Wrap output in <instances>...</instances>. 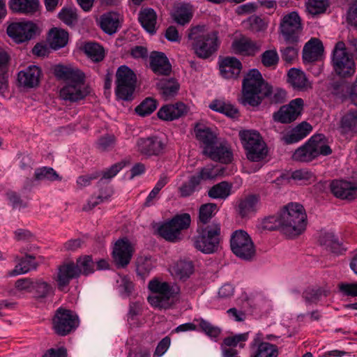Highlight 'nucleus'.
I'll return each instance as SVG.
<instances>
[{"label": "nucleus", "instance_id": "obj_42", "mask_svg": "<svg viewBox=\"0 0 357 357\" xmlns=\"http://www.w3.org/2000/svg\"><path fill=\"white\" fill-rule=\"evenodd\" d=\"M218 212V206L216 204L208 203L202 204L199 210V225H210L211 219Z\"/></svg>", "mask_w": 357, "mask_h": 357}, {"label": "nucleus", "instance_id": "obj_12", "mask_svg": "<svg viewBox=\"0 0 357 357\" xmlns=\"http://www.w3.org/2000/svg\"><path fill=\"white\" fill-rule=\"evenodd\" d=\"M79 324V317L71 310L58 308L52 318V328L59 336H66L75 331Z\"/></svg>", "mask_w": 357, "mask_h": 357}, {"label": "nucleus", "instance_id": "obj_36", "mask_svg": "<svg viewBox=\"0 0 357 357\" xmlns=\"http://www.w3.org/2000/svg\"><path fill=\"white\" fill-rule=\"evenodd\" d=\"M157 88L160 90L162 98L169 100L175 96L179 89V84L173 78H163L157 82Z\"/></svg>", "mask_w": 357, "mask_h": 357}, {"label": "nucleus", "instance_id": "obj_64", "mask_svg": "<svg viewBox=\"0 0 357 357\" xmlns=\"http://www.w3.org/2000/svg\"><path fill=\"white\" fill-rule=\"evenodd\" d=\"M340 292L346 296H357V282L341 283L339 284Z\"/></svg>", "mask_w": 357, "mask_h": 357}, {"label": "nucleus", "instance_id": "obj_30", "mask_svg": "<svg viewBox=\"0 0 357 357\" xmlns=\"http://www.w3.org/2000/svg\"><path fill=\"white\" fill-rule=\"evenodd\" d=\"M204 155H207L212 160L228 164L231 162L232 153L227 146L226 143H220L219 145H213Z\"/></svg>", "mask_w": 357, "mask_h": 357}, {"label": "nucleus", "instance_id": "obj_41", "mask_svg": "<svg viewBox=\"0 0 357 357\" xmlns=\"http://www.w3.org/2000/svg\"><path fill=\"white\" fill-rule=\"evenodd\" d=\"M209 107L212 110L224 114L231 119H236L238 116V110L234 105L222 100H213L210 104Z\"/></svg>", "mask_w": 357, "mask_h": 357}, {"label": "nucleus", "instance_id": "obj_29", "mask_svg": "<svg viewBox=\"0 0 357 357\" xmlns=\"http://www.w3.org/2000/svg\"><path fill=\"white\" fill-rule=\"evenodd\" d=\"M186 113V105L181 102H178L175 104H169L162 106L158 110L157 114L158 118L162 120L173 121L183 116Z\"/></svg>", "mask_w": 357, "mask_h": 357}, {"label": "nucleus", "instance_id": "obj_7", "mask_svg": "<svg viewBox=\"0 0 357 357\" xmlns=\"http://www.w3.org/2000/svg\"><path fill=\"white\" fill-rule=\"evenodd\" d=\"M239 136L249 160L259 162L266 157L268 148L258 132L243 130L239 132Z\"/></svg>", "mask_w": 357, "mask_h": 357}, {"label": "nucleus", "instance_id": "obj_3", "mask_svg": "<svg viewBox=\"0 0 357 357\" xmlns=\"http://www.w3.org/2000/svg\"><path fill=\"white\" fill-rule=\"evenodd\" d=\"M282 232L289 238L301 235L306 229L307 214L303 205L291 202L284 206L280 212Z\"/></svg>", "mask_w": 357, "mask_h": 357}, {"label": "nucleus", "instance_id": "obj_63", "mask_svg": "<svg viewBox=\"0 0 357 357\" xmlns=\"http://www.w3.org/2000/svg\"><path fill=\"white\" fill-rule=\"evenodd\" d=\"M115 137L114 135H107L100 137L98 141V149L102 151L112 149L114 146Z\"/></svg>", "mask_w": 357, "mask_h": 357}, {"label": "nucleus", "instance_id": "obj_23", "mask_svg": "<svg viewBox=\"0 0 357 357\" xmlns=\"http://www.w3.org/2000/svg\"><path fill=\"white\" fill-rule=\"evenodd\" d=\"M195 133L197 139L202 144L204 155L210 150L209 149L212 146L217 144V134L209 127L197 123L195 126Z\"/></svg>", "mask_w": 357, "mask_h": 357}, {"label": "nucleus", "instance_id": "obj_53", "mask_svg": "<svg viewBox=\"0 0 357 357\" xmlns=\"http://www.w3.org/2000/svg\"><path fill=\"white\" fill-rule=\"evenodd\" d=\"M196 321L199 322V326L201 331L206 335L211 338H216L220 335L221 329L219 327L213 326L209 321L202 318Z\"/></svg>", "mask_w": 357, "mask_h": 357}, {"label": "nucleus", "instance_id": "obj_5", "mask_svg": "<svg viewBox=\"0 0 357 357\" xmlns=\"http://www.w3.org/2000/svg\"><path fill=\"white\" fill-rule=\"evenodd\" d=\"M149 289L151 291L157 294L148 297L149 303L153 307L159 309L171 307L175 303L180 293V288L178 285H171L168 282H162L157 279L149 282Z\"/></svg>", "mask_w": 357, "mask_h": 357}, {"label": "nucleus", "instance_id": "obj_59", "mask_svg": "<svg viewBox=\"0 0 357 357\" xmlns=\"http://www.w3.org/2000/svg\"><path fill=\"white\" fill-rule=\"evenodd\" d=\"M249 29L253 32L264 31L266 28V24L260 17L252 15L246 21Z\"/></svg>", "mask_w": 357, "mask_h": 357}, {"label": "nucleus", "instance_id": "obj_17", "mask_svg": "<svg viewBox=\"0 0 357 357\" xmlns=\"http://www.w3.org/2000/svg\"><path fill=\"white\" fill-rule=\"evenodd\" d=\"M37 27L30 21L11 23L7 28V33L15 43H22L31 40Z\"/></svg>", "mask_w": 357, "mask_h": 357}, {"label": "nucleus", "instance_id": "obj_32", "mask_svg": "<svg viewBox=\"0 0 357 357\" xmlns=\"http://www.w3.org/2000/svg\"><path fill=\"white\" fill-rule=\"evenodd\" d=\"M68 41V33L64 29L54 27L50 29L47 42L50 48L57 50L64 47Z\"/></svg>", "mask_w": 357, "mask_h": 357}, {"label": "nucleus", "instance_id": "obj_6", "mask_svg": "<svg viewBox=\"0 0 357 357\" xmlns=\"http://www.w3.org/2000/svg\"><path fill=\"white\" fill-rule=\"evenodd\" d=\"M331 153V147L326 144V137L323 134H317L298 147L294 151L292 158L296 161L307 162L320 155H328Z\"/></svg>", "mask_w": 357, "mask_h": 357}, {"label": "nucleus", "instance_id": "obj_43", "mask_svg": "<svg viewBox=\"0 0 357 357\" xmlns=\"http://www.w3.org/2000/svg\"><path fill=\"white\" fill-rule=\"evenodd\" d=\"M231 185L227 181H222L211 187L208 195L213 199H225L231 194Z\"/></svg>", "mask_w": 357, "mask_h": 357}, {"label": "nucleus", "instance_id": "obj_37", "mask_svg": "<svg viewBox=\"0 0 357 357\" xmlns=\"http://www.w3.org/2000/svg\"><path fill=\"white\" fill-rule=\"evenodd\" d=\"M252 344H257V347L252 357H278V347L266 342H260L259 334L254 339Z\"/></svg>", "mask_w": 357, "mask_h": 357}, {"label": "nucleus", "instance_id": "obj_49", "mask_svg": "<svg viewBox=\"0 0 357 357\" xmlns=\"http://www.w3.org/2000/svg\"><path fill=\"white\" fill-rule=\"evenodd\" d=\"M192 17V13L188 6L182 4L178 6L173 14L174 21L181 25L188 24Z\"/></svg>", "mask_w": 357, "mask_h": 357}, {"label": "nucleus", "instance_id": "obj_26", "mask_svg": "<svg viewBox=\"0 0 357 357\" xmlns=\"http://www.w3.org/2000/svg\"><path fill=\"white\" fill-rule=\"evenodd\" d=\"M150 67L156 74L168 75L172 71V66L165 54L153 51L150 54Z\"/></svg>", "mask_w": 357, "mask_h": 357}, {"label": "nucleus", "instance_id": "obj_21", "mask_svg": "<svg viewBox=\"0 0 357 357\" xmlns=\"http://www.w3.org/2000/svg\"><path fill=\"white\" fill-rule=\"evenodd\" d=\"M333 195L341 199L353 200L357 198V185L344 180H334L330 185Z\"/></svg>", "mask_w": 357, "mask_h": 357}, {"label": "nucleus", "instance_id": "obj_13", "mask_svg": "<svg viewBox=\"0 0 357 357\" xmlns=\"http://www.w3.org/2000/svg\"><path fill=\"white\" fill-rule=\"evenodd\" d=\"M89 93V88L85 84V75L81 72L74 79L66 82L60 90V96L64 100L77 102L84 99Z\"/></svg>", "mask_w": 357, "mask_h": 357}, {"label": "nucleus", "instance_id": "obj_8", "mask_svg": "<svg viewBox=\"0 0 357 357\" xmlns=\"http://www.w3.org/2000/svg\"><path fill=\"white\" fill-rule=\"evenodd\" d=\"M331 62L334 71L340 77H350L355 73V62L347 52L345 44L342 41L335 44Z\"/></svg>", "mask_w": 357, "mask_h": 357}, {"label": "nucleus", "instance_id": "obj_54", "mask_svg": "<svg viewBox=\"0 0 357 357\" xmlns=\"http://www.w3.org/2000/svg\"><path fill=\"white\" fill-rule=\"evenodd\" d=\"M58 17L68 26L73 25L77 20L76 10L73 8H63L58 13Z\"/></svg>", "mask_w": 357, "mask_h": 357}, {"label": "nucleus", "instance_id": "obj_33", "mask_svg": "<svg viewBox=\"0 0 357 357\" xmlns=\"http://www.w3.org/2000/svg\"><path fill=\"white\" fill-rule=\"evenodd\" d=\"M9 6L15 13L33 15L38 10L39 0H10Z\"/></svg>", "mask_w": 357, "mask_h": 357}, {"label": "nucleus", "instance_id": "obj_10", "mask_svg": "<svg viewBox=\"0 0 357 357\" xmlns=\"http://www.w3.org/2000/svg\"><path fill=\"white\" fill-rule=\"evenodd\" d=\"M191 222L188 213L176 215L170 220L163 223L158 229L159 235L166 241L176 243L181 240V231L187 229Z\"/></svg>", "mask_w": 357, "mask_h": 357}, {"label": "nucleus", "instance_id": "obj_31", "mask_svg": "<svg viewBox=\"0 0 357 357\" xmlns=\"http://www.w3.org/2000/svg\"><path fill=\"white\" fill-rule=\"evenodd\" d=\"M98 24L101 29L109 35L117 32L120 27L119 15L116 12H107L100 15Z\"/></svg>", "mask_w": 357, "mask_h": 357}, {"label": "nucleus", "instance_id": "obj_9", "mask_svg": "<svg viewBox=\"0 0 357 357\" xmlns=\"http://www.w3.org/2000/svg\"><path fill=\"white\" fill-rule=\"evenodd\" d=\"M116 89L117 98L130 101L134 98L137 77L134 72L127 66H121L116 73Z\"/></svg>", "mask_w": 357, "mask_h": 357}, {"label": "nucleus", "instance_id": "obj_55", "mask_svg": "<svg viewBox=\"0 0 357 357\" xmlns=\"http://www.w3.org/2000/svg\"><path fill=\"white\" fill-rule=\"evenodd\" d=\"M152 269V264L149 259L146 257H138L136 262V271L137 275L144 279L151 270Z\"/></svg>", "mask_w": 357, "mask_h": 357}, {"label": "nucleus", "instance_id": "obj_58", "mask_svg": "<svg viewBox=\"0 0 357 357\" xmlns=\"http://www.w3.org/2000/svg\"><path fill=\"white\" fill-rule=\"evenodd\" d=\"M261 63L265 67L275 66L279 61V56L275 50L265 51L261 56Z\"/></svg>", "mask_w": 357, "mask_h": 357}, {"label": "nucleus", "instance_id": "obj_39", "mask_svg": "<svg viewBox=\"0 0 357 357\" xmlns=\"http://www.w3.org/2000/svg\"><path fill=\"white\" fill-rule=\"evenodd\" d=\"M156 13L152 8H146L140 11L139 21L143 28L150 33L155 32Z\"/></svg>", "mask_w": 357, "mask_h": 357}, {"label": "nucleus", "instance_id": "obj_18", "mask_svg": "<svg viewBox=\"0 0 357 357\" xmlns=\"http://www.w3.org/2000/svg\"><path fill=\"white\" fill-rule=\"evenodd\" d=\"M78 278H79V271H78L77 266L74 261H70L64 262L58 267L55 280L58 289L64 291L73 279H77Z\"/></svg>", "mask_w": 357, "mask_h": 357}, {"label": "nucleus", "instance_id": "obj_52", "mask_svg": "<svg viewBox=\"0 0 357 357\" xmlns=\"http://www.w3.org/2000/svg\"><path fill=\"white\" fill-rule=\"evenodd\" d=\"M322 296H327V294L321 288H307L302 294V297L307 305L317 304Z\"/></svg>", "mask_w": 357, "mask_h": 357}, {"label": "nucleus", "instance_id": "obj_15", "mask_svg": "<svg viewBox=\"0 0 357 357\" xmlns=\"http://www.w3.org/2000/svg\"><path fill=\"white\" fill-rule=\"evenodd\" d=\"M301 30V20L298 13L291 12L283 17L280 22V31L287 43H297Z\"/></svg>", "mask_w": 357, "mask_h": 357}, {"label": "nucleus", "instance_id": "obj_27", "mask_svg": "<svg viewBox=\"0 0 357 357\" xmlns=\"http://www.w3.org/2000/svg\"><path fill=\"white\" fill-rule=\"evenodd\" d=\"M312 127L306 121H303L281 137L282 142L285 144L297 143L304 139L311 132Z\"/></svg>", "mask_w": 357, "mask_h": 357}, {"label": "nucleus", "instance_id": "obj_35", "mask_svg": "<svg viewBox=\"0 0 357 357\" xmlns=\"http://www.w3.org/2000/svg\"><path fill=\"white\" fill-rule=\"evenodd\" d=\"M319 243L326 250L335 254L341 251L342 243L339 238L333 232L321 231L318 238Z\"/></svg>", "mask_w": 357, "mask_h": 357}, {"label": "nucleus", "instance_id": "obj_4", "mask_svg": "<svg viewBox=\"0 0 357 357\" xmlns=\"http://www.w3.org/2000/svg\"><path fill=\"white\" fill-rule=\"evenodd\" d=\"M194 247L204 254L216 252L220 247L221 226L213 221L211 225H199L192 238Z\"/></svg>", "mask_w": 357, "mask_h": 357}, {"label": "nucleus", "instance_id": "obj_24", "mask_svg": "<svg viewBox=\"0 0 357 357\" xmlns=\"http://www.w3.org/2000/svg\"><path fill=\"white\" fill-rule=\"evenodd\" d=\"M219 69L225 79H236L242 70L241 62L234 56H227L219 61Z\"/></svg>", "mask_w": 357, "mask_h": 357}, {"label": "nucleus", "instance_id": "obj_14", "mask_svg": "<svg viewBox=\"0 0 357 357\" xmlns=\"http://www.w3.org/2000/svg\"><path fill=\"white\" fill-rule=\"evenodd\" d=\"M166 146L165 140L157 135L139 137L136 142L137 151L146 158L162 155Z\"/></svg>", "mask_w": 357, "mask_h": 357}, {"label": "nucleus", "instance_id": "obj_19", "mask_svg": "<svg viewBox=\"0 0 357 357\" xmlns=\"http://www.w3.org/2000/svg\"><path fill=\"white\" fill-rule=\"evenodd\" d=\"M261 47L260 42L255 41L248 37L241 36L234 39L231 48L234 53L247 56H255Z\"/></svg>", "mask_w": 357, "mask_h": 357}, {"label": "nucleus", "instance_id": "obj_56", "mask_svg": "<svg viewBox=\"0 0 357 357\" xmlns=\"http://www.w3.org/2000/svg\"><path fill=\"white\" fill-rule=\"evenodd\" d=\"M349 90L350 85L345 81L335 82L331 85V93L340 98L349 96Z\"/></svg>", "mask_w": 357, "mask_h": 357}, {"label": "nucleus", "instance_id": "obj_60", "mask_svg": "<svg viewBox=\"0 0 357 357\" xmlns=\"http://www.w3.org/2000/svg\"><path fill=\"white\" fill-rule=\"evenodd\" d=\"M262 227L264 229L273 231L280 229L282 231V224L280 221V213L277 216H269L262 221Z\"/></svg>", "mask_w": 357, "mask_h": 357}, {"label": "nucleus", "instance_id": "obj_16", "mask_svg": "<svg viewBox=\"0 0 357 357\" xmlns=\"http://www.w3.org/2000/svg\"><path fill=\"white\" fill-rule=\"evenodd\" d=\"M303 107V100L296 98L289 104L280 107L278 111L273 114L275 122L284 124L290 123L296 121L301 115Z\"/></svg>", "mask_w": 357, "mask_h": 357}, {"label": "nucleus", "instance_id": "obj_61", "mask_svg": "<svg viewBox=\"0 0 357 357\" xmlns=\"http://www.w3.org/2000/svg\"><path fill=\"white\" fill-rule=\"evenodd\" d=\"M291 178L295 181H302L305 184L314 180V174L305 169H298L294 171L291 174Z\"/></svg>", "mask_w": 357, "mask_h": 357}, {"label": "nucleus", "instance_id": "obj_22", "mask_svg": "<svg viewBox=\"0 0 357 357\" xmlns=\"http://www.w3.org/2000/svg\"><path fill=\"white\" fill-rule=\"evenodd\" d=\"M40 69L36 66H29L17 73L18 85L25 89L36 87L40 82Z\"/></svg>", "mask_w": 357, "mask_h": 357}, {"label": "nucleus", "instance_id": "obj_11", "mask_svg": "<svg viewBox=\"0 0 357 357\" xmlns=\"http://www.w3.org/2000/svg\"><path fill=\"white\" fill-rule=\"evenodd\" d=\"M230 246L232 252L243 260H251L256 253L254 243L248 234L243 230H236L232 234Z\"/></svg>", "mask_w": 357, "mask_h": 357}, {"label": "nucleus", "instance_id": "obj_38", "mask_svg": "<svg viewBox=\"0 0 357 357\" xmlns=\"http://www.w3.org/2000/svg\"><path fill=\"white\" fill-rule=\"evenodd\" d=\"M340 129L342 133H357V109L346 112L340 119Z\"/></svg>", "mask_w": 357, "mask_h": 357}, {"label": "nucleus", "instance_id": "obj_25", "mask_svg": "<svg viewBox=\"0 0 357 357\" xmlns=\"http://www.w3.org/2000/svg\"><path fill=\"white\" fill-rule=\"evenodd\" d=\"M287 82L296 91H306L312 89V84L305 73L298 68H291L288 70Z\"/></svg>", "mask_w": 357, "mask_h": 357}, {"label": "nucleus", "instance_id": "obj_40", "mask_svg": "<svg viewBox=\"0 0 357 357\" xmlns=\"http://www.w3.org/2000/svg\"><path fill=\"white\" fill-rule=\"evenodd\" d=\"M81 50L93 61H101L105 57L104 50L102 46L95 42H86L83 44Z\"/></svg>", "mask_w": 357, "mask_h": 357}, {"label": "nucleus", "instance_id": "obj_51", "mask_svg": "<svg viewBox=\"0 0 357 357\" xmlns=\"http://www.w3.org/2000/svg\"><path fill=\"white\" fill-rule=\"evenodd\" d=\"M328 6V0H308L306 3L307 12L314 16L324 13Z\"/></svg>", "mask_w": 357, "mask_h": 357}, {"label": "nucleus", "instance_id": "obj_45", "mask_svg": "<svg viewBox=\"0 0 357 357\" xmlns=\"http://www.w3.org/2000/svg\"><path fill=\"white\" fill-rule=\"evenodd\" d=\"M37 264L31 255H26L22 259L10 273V275L25 274L29 271L36 268Z\"/></svg>", "mask_w": 357, "mask_h": 357}, {"label": "nucleus", "instance_id": "obj_50", "mask_svg": "<svg viewBox=\"0 0 357 357\" xmlns=\"http://www.w3.org/2000/svg\"><path fill=\"white\" fill-rule=\"evenodd\" d=\"M157 106V100L153 98L148 97L136 107L135 111L138 115L146 116L152 114L156 109Z\"/></svg>", "mask_w": 357, "mask_h": 357}, {"label": "nucleus", "instance_id": "obj_48", "mask_svg": "<svg viewBox=\"0 0 357 357\" xmlns=\"http://www.w3.org/2000/svg\"><path fill=\"white\" fill-rule=\"evenodd\" d=\"M82 72L78 68L64 66L63 65H57L54 68V73L55 76L59 79H62L66 82L70 81L71 79Z\"/></svg>", "mask_w": 357, "mask_h": 357}, {"label": "nucleus", "instance_id": "obj_1", "mask_svg": "<svg viewBox=\"0 0 357 357\" xmlns=\"http://www.w3.org/2000/svg\"><path fill=\"white\" fill-rule=\"evenodd\" d=\"M242 93L243 105L256 107L271 93V87L265 82L261 73L257 69L252 68L243 80Z\"/></svg>", "mask_w": 357, "mask_h": 357}, {"label": "nucleus", "instance_id": "obj_46", "mask_svg": "<svg viewBox=\"0 0 357 357\" xmlns=\"http://www.w3.org/2000/svg\"><path fill=\"white\" fill-rule=\"evenodd\" d=\"M174 271L176 276L180 279H187L194 271V266L192 261L181 259L174 266Z\"/></svg>", "mask_w": 357, "mask_h": 357}, {"label": "nucleus", "instance_id": "obj_28", "mask_svg": "<svg viewBox=\"0 0 357 357\" xmlns=\"http://www.w3.org/2000/svg\"><path fill=\"white\" fill-rule=\"evenodd\" d=\"M324 52L321 41L315 38H311L304 46L303 60L305 63H311L321 59Z\"/></svg>", "mask_w": 357, "mask_h": 357}, {"label": "nucleus", "instance_id": "obj_57", "mask_svg": "<svg viewBox=\"0 0 357 357\" xmlns=\"http://www.w3.org/2000/svg\"><path fill=\"white\" fill-rule=\"evenodd\" d=\"M280 50L281 56L287 63L291 64L297 59L298 47L296 43Z\"/></svg>", "mask_w": 357, "mask_h": 357}, {"label": "nucleus", "instance_id": "obj_34", "mask_svg": "<svg viewBox=\"0 0 357 357\" xmlns=\"http://www.w3.org/2000/svg\"><path fill=\"white\" fill-rule=\"evenodd\" d=\"M259 197L256 195H250L241 199L238 205V213L241 218L249 217L257 210Z\"/></svg>", "mask_w": 357, "mask_h": 357}, {"label": "nucleus", "instance_id": "obj_20", "mask_svg": "<svg viewBox=\"0 0 357 357\" xmlns=\"http://www.w3.org/2000/svg\"><path fill=\"white\" fill-rule=\"evenodd\" d=\"M134 249L128 239H120L115 243L113 258L119 267L124 268L130 261Z\"/></svg>", "mask_w": 357, "mask_h": 357}, {"label": "nucleus", "instance_id": "obj_47", "mask_svg": "<svg viewBox=\"0 0 357 357\" xmlns=\"http://www.w3.org/2000/svg\"><path fill=\"white\" fill-rule=\"evenodd\" d=\"M200 183L198 177L195 175L191 176L188 181L183 183L178 188V192L181 197H187L192 195L195 191L199 190Z\"/></svg>", "mask_w": 357, "mask_h": 357}, {"label": "nucleus", "instance_id": "obj_44", "mask_svg": "<svg viewBox=\"0 0 357 357\" xmlns=\"http://www.w3.org/2000/svg\"><path fill=\"white\" fill-rule=\"evenodd\" d=\"M79 271V276H88L95 271V262L91 255H84L78 257L75 262Z\"/></svg>", "mask_w": 357, "mask_h": 357}, {"label": "nucleus", "instance_id": "obj_62", "mask_svg": "<svg viewBox=\"0 0 357 357\" xmlns=\"http://www.w3.org/2000/svg\"><path fill=\"white\" fill-rule=\"evenodd\" d=\"M125 166V163L123 162H117L112 165L109 169L105 171L102 174V177L98 181V184L100 185L104 181V179H110L115 176Z\"/></svg>", "mask_w": 357, "mask_h": 357}, {"label": "nucleus", "instance_id": "obj_2", "mask_svg": "<svg viewBox=\"0 0 357 357\" xmlns=\"http://www.w3.org/2000/svg\"><path fill=\"white\" fill-rule=\"evenodd\" d=\"M187 37L192 41L195 54L200 59H206L213 54L220 46L218 33L208 31L205 25H196L188 30Z\"/></svg>", "mask_w": 357, "mask_h": 357}]
</instances>
